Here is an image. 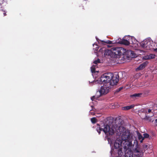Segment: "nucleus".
Listing matches in <instances>:
<instances>
[{
	"mask_svg": "<svg viewBox=\"0 0 157 157\" xmlns=\"http://www.w3.org/2000/svg\"><path fill=\"white\" fill-rule=\"evenodd\" d=\"M111 49L113 57L115 58H118V56L123 55L126 51V50L121 47H113Z\"/></svg>",
	"mask_w": 157,
	"mask_h": 157,
	"instance_id": "7",
	"label": "nucleus"
},
{
	"mask_svg": "<svg viewBox=\"0 0 157 157\" xmlns=\"http://www.w3.org/2000/svg\"><path fill=\"white\" fill-rule=\"evenodd\" d=\"M121 139L125 152V157H130L132 155H134L135 157H140L143 155V150L138 145L137 141L135 144L133 145V151L131 150V148L132 146V141L133 139L128 130H125L121 136Z\"/></svg>",
	"mask_w": 157,
	"mask_h": 157,
	"instance_id": "1",
	"label": "nucleus"
},
{
	"mask_svg": "<svg viewBox=\"0 0 157 157\" xmlns=\"http://www.w3.org/2000/svg\"><path fill=\"white\" fill-rule=\"evenodd\" d=\"M147 63H148L147 62H144L140 64V66L136 68V70L138 71L142 70L145 67Z\"/></svg>",
	"mask_w": 157,
	"mask_h": 157,
	"instance_id": "9",
	"label": "nucleus"
},
{
	"mask_svg": "<svg viewBox=\"0 0 157 157\" xmlns=\"http://www.w3.org/2000/svg\"><path fill=\"white\" fill-rule=\"evenodd\" d=\"M123 87H119L118 89H117V92H119L121 91L123 89Z\"/></svg>",
	"mask_w": 157,
	"mask_h": 157,
	"instance_id": "23",
	"label": "nucleus"
},
{
	"mask_svg": "<svg viewBox=\"0 0 157 157\" xmlns=\"http://www.w3.org/2000/svg\"><path fill=\"white\" fill-rule=\"evenodd\" d=\"M155 123L157 124V119L155 120Z\"/></svg>",
	"mask_w": 157,
	"mask_h": 157,
	"instance_id": "29",
	"label": "nucleus"
},
{
	"mask_svg": "<svg viewBox=\"0 0 157 157\" xmlns=\"http://www.w3.org/2000/svg\"><path fill=\"white\" fill-rule=\"evenodd\" d=\"M143 148L145 149L148 146L147 145L145 144L143 146Z\"/></svg>",
	"mask_w": 157,
	"mask_h": 157,
	"instance_id": "26",
	"label": "nucleus"
},
{
	"mask_svg": "<svg viewBox=\"0 0 157 157\" xmlns=\"http://www.w3.org/2000/svg\"><path fill=\"white\" fill-rule=\"evenodd\" d=\"M143 119L149 121H151L150 117L147 116H145V117L143 118Z\"/></svg>",
	"mask_w": 157,
	"mask_h": 157,
	"instance_id": "17",
	"label": "nucleus"
},
{
	"mask_svg": "<svg viewBox=\"0 0 157 157\" xmlns=\"http://www.w3.org/2000/svg\"><path fill=\"white\" fill-rule=\"evenodd\" d=\"M101 42L106 43L109 44H114L115 43H113V41H110V40H107L106 41H104L103 40L101 41Z\"/></svg>",
	"mask_w": 157,
	"mask_h": 157,
	"instance_id": "14",
	"label": "nucleus"
},
{
	"mask_svg": "<svg viewBox=\"0 0 157 157\" xmlns=\"http://www.w3.org/2000/svg\"><path fill=\"white\" fill-rule=\"evenodd\" d=\"M126 52L130 57L132 58L136 57V55L134 53V52L132 51L129 50H128Z\"/></svg>",
	"mask_w": 157,
	"mask_h": 157,
	"instance_id": "11",
	"label": "nucleus"
},
{
	"mask_svg": "<svg viewBox=\"0 0 157 157\" xmlns=\"http://www.w3.org/2000/svg\"><path fill=\"white\" fill-rule=\"evenodd\" d=\"M129 39L128 40L122 39H120V40L118 39V41L117 42V43L118 44H123L126 45H128L130 44H134L135 43L133 41V40L135 42L136 41L134 37H132L130 36H128Z\"/></svg>",
	"mask_w": 157,
	"mask_h": 157,
	"instance_id": "8",
	"label": "nucleus"
},
{
	"mask_svg": "<svg viewBox=\"0 0 157 157\" xmlns=\"http://www.w3.org/2000/svg\"><path fill=\"white\" fill-rule=\"evenodd\" d=\"M97 95H99V94H96L95 96H94L92 97L91 98V99L92 101L94 100V99L96 97L97 98H98L97 97Z\"/></svg>",
	"mask_w": 157,
	"mask_h": 157,
	"instance_id": "21",
	"label": "nucleus"
},
{
	"mask_svg": "<svg viewBox=\"0 0 157 157\" xmlns=\"http://www.w3.org/2000/svg\"><path fill=\"white\" fill-rule=\"evenodd\" d=\"M91 72L92 73H94V72H95V68L94 66H93L92 67H91Z\"/></svg>",
	"mask_w": 157,
	"mask_h": 157,
	"instance_id": "20",
	"label": "nucleus"
},
{
	"mask_svg": "<svg viewBox=\"0 0 157 157\" xmlns=\"http://www.w3.org/2000/svg\"><path fill=\"white\" fill-rule=\"evenodd\" d=\"M138 135L139 139L140 140L141 139L140 141V142L142 143L143 141V140H144V137H143V136L140 133H139L138 134Z\"/></svg>",
	"mask_w": 157,
	"mask_h": 157,
	"instance_id": "15",
	"label": "nucleus"
},
{
	"mask_svg": "<svg viewBox=\"0 0 157 157\" xmlns=\"http://www.w3.org/2000/svg\"><path fill=\"white\" fill-rule=\"evenodd\" d=\"M112 50L111 48L110 50L106 49L105 50L104 55L105 56H110L111 57H113Z\"/></svg>",
	"mask_w": 157,
	"mask_h": 157,
	"instance_id": "10",
	"label": "nucleus"
},
{
	"mask_svg": "<svg viewBox=\"0 0 157 157\" xmlns=\"http://www.w3.org/2000/svg\"><path fill=\"white\" fill-rule=\"evenodd\" d=\"M119 76L117 73L114 74L111 73H105L100 78V81L103 84L111 83L112 85H117L119 81Z\"/></svg>",
	"mask_w": 157,
	"mask_h": 157,
	"instance_id": "3",
	"label": "nucleus"
},
{
	"mask_svg": "<svg viewBox=\"0 0 157 157\" xmlns=\"http://www.w3.org/2000/svg\"><path fill=\"white\" fill-rule=\"evenodd\" d=\"M107 46H108V47H110L109 45H108Z\"/></svg>",
	"mask_w": 157,
	"mask_h": 157,
	"instance_id": "31",
	"label": "nucleus"
},
{
	"mask_svg": "<svg viewBox=\"0 0 157 157\" xmlns=\"http://www.w3.org/2000/svg\"><path fill=\"white\" fill-rule=\"evenodd\" d=\"M98 127L96 128L97 131L99 134L101 133V131H103L107 135H113L115 133V131L120 132L121 134L122 132L125 130V128L123 126H118L116 127L113 126L110 128V126L107 124H104L101 126L99 124H97Z\"/></svg>",
	"mask_w": 157,
	"mask_h": 157,
	"instance_id": "2",
	"label": "nucleus"
},
{
	"mask_svg": "<svg viewBox=\"0 0 157 157\" xmlns=\"http://www.w3.org/2000/svg\"><path fill=\"white\" fill-rule=\"evenodd\" d=\"M144 59H150L149 55H147L144 57Z\"/></svg>",
	"mask_w": 157,
	"mask_h": 157,
	"instance_id": "24",
	"label": "nucleus"
},
{
	"mask_svg": "<svg viewBox=\"0 0 157 157\" xmlns=\"http://www.w3.org/2000/svg\"><path fill=\"white\" fill-rule=\"evenodd\" d=\"M144 138H148L149 135L147 133H144Z\"/></svg>",
	"mask_w": 157,
	"mask_h": 157,
	"instance_id": "22",
	"label": "nucleus"
},
{
	"mask_svg": "<svg viewBox=\"0 0 157 157\" xmlns=\"http://www.w3.org/2000/svg\"><path fill=\"white\" fill-rule=\"evenodd\" d=\"M154 51L156 52H157V48L154 49Z\"/></svg>",
	"mask_w": 157,
	"mask_h": 157,
	"instance_id": "28",
	"label": "nucleus"
},
{
	"mask_svg": "<svg viewBox=\"0 0 157 157\" xmlns=\"http://www.w3.org/2000/svg\"><path fill=\"white\" fill-rule=\"evenodd\" d=\"M93 63L95 64H98V63H100V60L99 59H98L97 60L94 61Z\"/></svg>",
	"mask_w": 157,
	"mask_h": 157,
	"instance_id": "19",
	"label": "nucleus"
},
{
	"mask_svg": "<svg viewBox=\"0 0 157 157\" xmlns=\"http://www.w3.org/2000/svg\"><path fill=\"white\" fill-rule=\"evenodd\" d=\"M135 106L134 105H132L129 106H127L122 107V109L125 110H128L131 109L134 107Z\"/></svg>",
	"mask_w": 157,
	"mask_h": 157,
	"instance_id": "12",
	"label": "nucleus"
},
{
	"mask_svg": "<svg viewBox=\"0 0 157 157\" xmlns=\"http://www.w3.org/2000/svg\"><path fill=\"white\" fill-rule=\"evenodd\" d=\"M149 55L150 59H153L155 58V55L154 54H150Z\"/></svg>",
	"mask_w": 157,
	"mask_h": 157,
	"instance_id": "18",
	"label": "nucleus"
},
{
	"mask_svg": "<svg viewBox=\"0 0 157 157\" xmlns=\"http://www.w3.org/2000/svg\"><path fill=\"white\" fill-rule=\"evenodd\" d=\"M115 85L109 83L104 84L103 86H101L100 90L97 92V94H99V95H97V97H99L103 95L107 94L111 90L113 86Z\"/></svg>",
	"mask_w": 157,
	"mask_h": 157,
	"instance_id": "5",
	"label": "nucleus"
},
{
	"mask_svg": "<svg viewBox=\"0 0 157 157\" xmlns=\"http://www.w3.org/2000/svg\"><path fill=\"white\" fill-rule=\"evenodd\" d=\"M153 42L150 38H148L140 43L141 47L146 50H150L152 48Z\"/></svg>",
	"mask_w": 157,
	"mask_h": 157,
	"instance_id": "6",
	"label": "nucleus"
},
{
	"mask_svg": "<svg viewBox=\"0 0 157 157\" xmlns=\"http://www.w3.org/2000/svg\"><path fill=\"white\" fill-rule=\"evenodd\" d=\"M151 109H148V113H150L151 112Z\"/></svg>",
	"mask_w": 157,
	"mask_h": 157,
	"instance_id": "27",
	"label": "nucleus"
},
{
	"mask_svg": "<svg viewBox=\"0 0 157 157\" xmlns=\"http://www.w3.org/2000/svg\"><path fill=\"white\" fill-rule=\"evenodd\" d=\"M97 119L96 118L94 117L91 119V121L93 124H95L97 122Z\"/></svg>",
	"mask_w": 157,
	"mask_h": 157,
	"instance_id": "16",
	"label": "nucleus"
},
{
	"mask_svg": "<svg viewBox=\"0 0 157 157\" xmlns=\"http://www.w3.org/2000/svg\"><path fill=\"white\" fill-rule=\"evenodd\" d=\"M142 95V93H137V94H133L131 95L130 96L132 98H137L138 97H140L141 95Z\"/></svg>",
	"mask_w": 157,
	"mask_h": 157,
	"instance_id": "13",
	"label": "nucleus"
},
{
	"mask_svg": "<svg viewBox=\"0 0 157 157\" xmlns=\"http://www.w3.org/2000/svg\"><path fill=\"white\" fill-rule=\"evenodd\" d=\"M133 155H131V157H133Z\"/></svg>",
	"mask_w": 157,
	"mask_h": 157,
	"instance_id": "30",
	"label": "nucleus"
},
{
	"mask_svg": "<svg viewBox=\"0 0 157 157\" xmlns=\"http://www.w3.org/2000/svg\"><path fill=\"white\" fill-rule=\"evenodd\" d=\"M0 11H2V12H3V15L4 16H6V12L5 11H3L2 10H0Z\"/></svg>",
	"mask_w": 157,
	"mask_h": 157,
	"instance_id": "25",
	"label": "nucleus"
},
{
	"mask_svg": "<svg viewBox=\"0 0 157 157\" xmlns=\"http://www.w3.org/2000/svg\"><path fill=\"white\" fill-rule=\"evenodd\" d=\"M122 141L120 140H116L114 143V151L117 152V155H116V157L118 156L121 157L122 156H125V152L124 150V152L122 151V147L123 146V144L122 143Z\"/></svg>",
	"mask_w": 157,
	"mask_h": 157,
	"instance_id": "4",
	"label": "nucleus"
}]
</instances>
